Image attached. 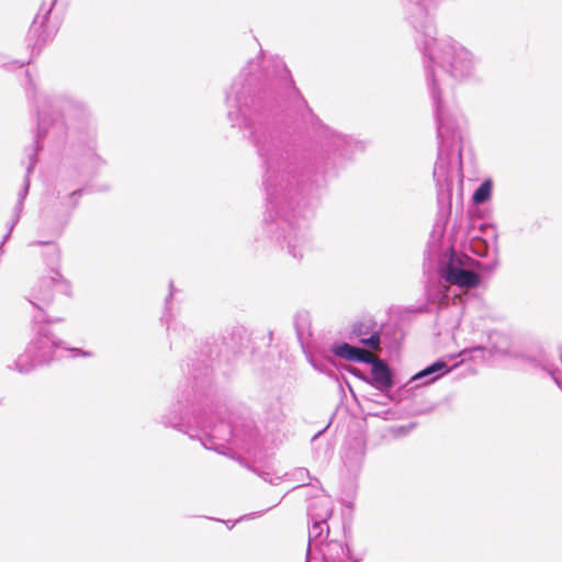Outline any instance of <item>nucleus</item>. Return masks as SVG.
Listing matches in <instances>:
<instances>
[{
  "mask_svg": "<svg viewBox=\"0 0 562 562\" xmlns=\"http://www.w3.org/2000/svg\"><path fill=\"white\" fill-rule=\"evenodd\" d=\"M281 102L314 116L280 57H271L261 69L258 61L249 60L225 98L228 121L247 133L263 169V229L270 240L300 260L311 248L308 220L326 175L363 147L316 120L319 148L300 150L277 126L274 108Z\"/></svg>",
  "mask_w": 562,
  "mask_h": 562,
  "instance_id": "nucleus-1",
  "label": "nucleus"
},
{
  "mask_svg": "<svg viewBox=\"0 0 562 562\" xmlns=\"http://www.w3.org/2000/svg\"><path fill=\"white\" fill-rule=\"evenodd\" d=\"M437 0H404V18L416 32V45L423 55L427 86L437 123L438 157L434 167L438 213L426 249V259L434 260L441 247L451 213L452 189L462 187V143L464 120L457 109L442 99V82L437 69L456 80L475 76L476 58L450 36L437 38L431 8Z\"/></svg>",
  "mask_w": 562,
  "mask_h": 562,
  "instance_id": "nucleus-2",
  "label": "nucleus"
},
{
  "mask_svg": "<svg viewBox=\"0 0 562 562\" xmlns=\"http://www.w3.org/2000/svg\"><path fill=\"white\" fill-rule=\"evenodd\" d=\"M249 336L241 325L226 328L220 337L207 338L186 362V385L158 423L198 438L205 449L226 454L228 445L249 449L259 431L248 416L228 413L217 394L214 376L222 361L231 362L248 347Z\"/></svg>",
  "mask_w": 562,
  "mask_h": 562,
  "instance_id": "nucleus-3",
  "label": "nucleus"
},
{
  "mask_svg": "<svg viewBox=\"0 0 562 562\" xmlns=\"http://www.w3.org/2000/svg\"><path fill=\"white\" fill-rule=\"evenodd\" d=\"M78 176L77 170L60 169L52 192L53 200L42 209L43 222L56 236L63 234L86 191L82 188H75L78 184Z\"/></svg>",
  "mask_w": 562,
  "mask_h": 562,
  "instance_id": "nucleus-4",
  "label": "nucleus"
},
{
  "mask_svg": "<svg viewBox=\"0 0 562 562\" xmlns=\"http://www.w3.org/2000/svg\"><path fill=\"white\" fill-rule=\"evenodd\" d=\"M322 506V513L312 512L308 528V544L305 562H360L351 555L347 544L339 540H329L323 542V532L329 533L327 524L328 518L333 515L334 505L330 498H323L317 503Z\"/></svg>",
  "mask_w": 562,
  "mask_h": 562,
  "instance_id": "nucleus-5",
  "label": "nucleus"
},
{
  "mask_svg": "<svg viewBox=\"0 0 562 562\" xmlns=\"http://www.w3.org/2000/svg\"><path fill=\"white\" fill-rule=\"evenodd\" d=\"M35 329V337L27 345L24 353L14 361V369L26 374L40 366L48 364L56 359L63 358V352H68L70 358L92 357V352L80 348H69L66 344L56 338L49 330L46 323H38Z\"/></svg>",
  "mask_w": 562,
  "mask_h": 562,
  "instance_id": "nucleus-6",
  "label": "nucleus"
},
{
  "mask_svg": "<svg viewBox=\"0 0 562 562\" xmlns=\"http://www.w3.org/2000/svg\"><path fill=\"white\" fill-rule=\"evenodd\" d=\"M468 266H474L479 270L492 272L497 266V259L494 258L491 262L482 263L473 261L467 255L459 254L450 248L439 259L438 272L446 283L454 284L459 288L474 289L480 284L481 277L476 272L469 270Z\"/></svg>",
  "mask_w": 562,
  "mask_h": 562,
  "instance_id": "nucleus-7",
  "label": "nucleus"
},
{
  "mask_svg": "<svg viewBox=\"0 0 562 562\" xmlns=\"http://www.w3.org/2000/svg\"><path fill=\"white\" fill-rule=\"evenodd\" d=\"M55 291L69 295L70 284L59 271L53 269L52 276L41 278L27 297L29 302L38 311V314L33 316L34 323L54 324L63 321L60 317H49L46 312L54 300Z\"/></svg>",
  "mask_w": 562,
  "mask_h": 562,
  "instance_id": "nucleus-8",
  "label": "nucleus"
},
{
  "mask_svg": "<svg viewBox=\"0 0 562 562\" xmlns=\"http://www.w3.org/2000/svg\"><path fill=\"white\" fill-rule=\"evenodd\" d=\"M55 2L56 0H53L49 5L42 4L30 26L26 37L27 46L31 47L32 53L36 55L41 53L44 45L53 35V31L47 27L46 23Z\"/></svg>",
  "mask_w": 562,
  "mask_h": 562,
  "instance_id": "nucleus-9",
  "label": "nucleus"
},
{
  "mask_svg": "<svg viewBox=\"0 0 562 562\" xmlns=\"http://www.w3.org/2000/svg\"><path fill=\"white\" fill-rule=\"evenodd\" d=\"M349 338L370 350H378L381 346L380 327L373 318L356 322L351 327Z\"/></svg>",
  "mask_w": 562,
  "mask_h": 562,
  "instance_id": "nucleus-10",
  "label": "nucleus"
},
{
  "mask_svg": "<svg viewBox=\"0 0 562 562\" xmlns=\"http://www.w3.org/2000/svg\"><path fill=\"white\" fill-rule=\"evenodd\" d=\"M259 418L267 431L273 432L279 430L285 419L280 397H266L261 403V413Z\"/></svg>",
  "mask_w": 562,
  "mask_h": 562,
  "instance_id": "nucleus-11",
  "label": "nucleus"
},
{
  "mask_svg": "<svg viewBox=\"0 0 562 562\" xmlns=\"http://www.w3.org/2000/svg\"><path fill=\"white\" fill-rule=\"evenodd\" d=\"M367 453V442L362 436L351 437L345 442L342 460L348 471L358 473L364 462Z\"/></svg>",
  "mask_w": 562,
  "mask_h": 562,
  "instance_id": "nucleus-12",
  "label": "nucleus"
},
{
  "mask_svg": "<svg viewBox=\"0 0 562 562\" xmlns=\"http://www.w3.org/2000/svg\"><path fill=\"white\" fill-rule=\"evenodd\" d=\"M369 364H371V370L368 382L385 394L389 400H392V396L389 394L395 384L392 370L383 360L375 359L374 357L373 361H370Z\"/></svg>",
  "mask_w": 562,
  "mask_h": 562,
  "instance_id": "nucleus-13",
  "label": "nucleus"
},
{
  "mask_svg": "<svg viewBox=\"0 0 562 562\" xmlns=\"http://www.w3.org/2000/svg\"><path fill=\"white\" fill-rule=\"evenodd\" d=\"M170 292L168 296L165 300V312L161 317V321H164L167 324V330L170 338V345L171 347L176 345L180 340H187L191 337L192 330L188 328L184 324L181 322L172 318L170 308H169V301L175 293L173 282L170 281L169 283Z\"/></svg>",
  "mask_w": 562,
  "mask_h": 562,
  "instance_id": "nucleus-14",
  "label": "nucleus"
},
{
  "mask_svg": "<svg viewBox=\"0 0 562 562\" xmlns=\"http://www.w3.org/2000/svg\"><path fill=\"white\" fill-rule=\"evenodd\" d=\"M457 364L450 367L445 358H440L415 373L411 382H419L416 385H428L448 374Z\"/></svg>",
  "mask_w": 562,
  "mask_h": 562,
  "instance_id": "nucleus-15",
  "label": "nucleus"
},
{
  "mask_svg": "<svg viewBox=\"0 0 562 562\" xmlns=\"http://www.w3.org/2000/svg\"><path fill=\"white\" fill-rule=\"evenodd\" d=\"M481 231L486 237L473 236L470 240V249L477 257H486L491 249L497 252V233L493 226L482 225Z\"/></svg>",
  "mask_w": 562,
  "mask_h": 562,
  "instance_id": "nucleus-16",
  "label": "nucleus"
},
{
  "mask_svg": "<svg viewBox=\"0 0 562 562\" xmlns=\"http://www.w3.org/2000/svg\"><path fill=\"white\" fill-rule=\"evenodd\" d=\"M331 352L335 357L341 358L347 361L358 363H370L373 361V356L362 348L352 346L348 342H336L331 346Z\"/></svg>",
  "mask_w": 562,
  "mask_h": 562,
  "instance_id": "nucleus-17",
  "label": "nucleus"
},
{
  "mask_svg": "<svg viewBox=\"0 0 562 562\" xmlns=\"http://www.w3.org/2000/svg\"><path fill=\"white\" fill-rule=\"evenodd\" d=\"M426 296L428 302L436 303L439 310L448 307L450 301L454 303V299L450 297L447 283L441 278L427 284Z\"/></svg>",
  "mask_w": 562,
  "mask_h": 562,
  "instance_id": "nucleus-18",
  "label": "nucleus"
},
{
  "mask_svg": "<svg viewBox=\"0 0 562 562\" xmlns=\"http://www.w3.org/2000/svg\"><path fill=\"white\" fill-rule=\"evenodd\" d=\"M487 350L490 356H513L510 351V337L502 331H491L488 335ZM518 357V355H514Z\"/></svg>",
  "mask_w": 562,
  "mask_h": 562,
  "instance_id": "nucleus-19",
  "label": "nucleus"
},
{
  "mask_svg": "<svg viewBox=\"0 0 562 562\" xmlns=\"http://www.w3.org/2000/svg\"><path fill=\"white\" fill-rule=\"evenodd\" d=\"M306 358L311 366L318 372L333 375L335 371V360L330 356H323L317 353H306Z\"/></svg>",
  "mask_w": 562,
  "mask_h": 562,
  "instance_id": "nucleus-20",
  "label": "nucleus"
},
{
  "mask_svg": "<svg viewBox=\"0 0 562 562\" xmlns=\"http://www.w3.org/2000/svg\"><path fill=\"white\" fill-rule=\"evenodd\" d=\"M459 356L462 357V361L471 360L485 362L492 358V356H490V351L487 350V346L484 345H477L464 349L459 353Z\"/></svg>",
  "mask_w": 562,
  "mask_h": 562,
  "instance_id": "nucleus-21",
  "label": "nucleus"
},
{
  "mask_svg": "<svg viewBox=\"0 0 562 562\" xmlns=\"http://www.w3.org/2000/svg\"><path fill=\"white\" fill-rule=\"evenodd\" d=\"M493 182L491 179H485L474 191L472 201L474 204L480 205L487 202L492 196Z\"/></svg>",
  "mask_w": 562,
  "mask_h": 562,
  "instance_id": "nucleus-22",
  "label": "nucleus"
},
{
  "mask_svg": "<svg viewBox=\"0 0 562 562\" xmlns=\"http://www.w3.org/2000/svg\"><path fill=\"white\" fill-rule=\"evenodd\" d=\"M294 326L299 340L302 342L305 333L308 329V318L306 314H297L295 316Z\"/></svg>",
  "mask_w": 562,
  "mask_h": 562,
  "instance_id": "nucleus-23",
  "label": "nucleus"
},
{
  "mask_svg": "<svg viewBox=\"0 0 562 562\" xmlns=\"http://www.w3.org/2000/svg\"><path fill=\"white\" fill-rule=\"evenodd\" d=\"M291 477L293 481L302 482V484L297 485V487L306 486L308 484L306 481H311L312 479L310 471L305 468H297L293 470Z\"/></svg>",
  "mask_w": 562,
  "mask_h": 562,
  "instance_id": "nucleus-24",
  "label": "nucleus"
},
{
  "mask_svg": "<svg viewBox=\"0 0 562 562\" xmlns=\"http://www.w3.org/2000/svg\"><path fill=\"white\" fill-rule=\"evenodd\" d=\"M46 245L53 246V254H52L49 263L54 265L59 258V250L53 243L44 241V240H36V241H32L29 244V246H46Z\"/></svg>",
  "mask_w": 562,
  "mask_h": 562,
  "instance_id": "nucleus-25",
  "label": "nucleus"
},
{
  "mask_svg": "<svg viewBox=\"0 0 562 562\" xmlns=\"http://www.w3.org/2000/svg\"><path fill=\"white\" fill-rule=\"evenodd\" d=\"M4 59H5L4 56L0 54V65L8 69L22 68L25 65H29L31 63V59H29L26 61L25 60H12L10 63H7Z\"/></svg>",
  "mask_w": 562,
  "mask_h": 562,
  "instance_id": "nucleus-26",
  "label": "nucleus"
},
{
  "mask_svg": "<svg viewBox=\"0 0 562 562\" xmlns=\"http://www.w3.org/2000/svg\"><path fill=\"white\" fill-rule=\"evenodd\" d=\"M323 498H330V497L327 495H319V496L314 497L311 501V503L308 504V507H307V516L308 517H311L312 512L322 513V506L317 505V503L319 501H322Z\"/></svg>",
  "mask_w": 562,
  "mask_h": 562,
  "instance_id": "nucleus-27",
  "label": "nucleus"
},
{
  "mask_svg": "<svg viewBox=\"0 0 562 562\" xmlns=\"http://www.w3.org/2000/svg\"><path fill=\"white\" fill-rule=\"evenodd\" d=\"M93 150H94V147L89 146V151L86 154V157H87V159H89L92 162L93 167L98 168L101 165H103L104 161Z\"/></svg>",
  "mask_w": 562,
  "mask_h": 562,
  "instance_id": "nucleus-28",
  "label": "nucleus"
},
{
  "mask_svg": "<svg viewBox=\"0 0 562 562\" xmlns=\"http://www.w3.org/2000/svg\"><path fill=\"white\" fill-rule=\"evenodd\" d=\"M368 415L370 416H374V417H381L385 420H389L392 418V416L394 415V413L390 409H384V411H374V412H369Z\"/></svg>",
  "mask_w": 562,
  "mask_h": 562,
  "instance_id": "nucleus-29",
  "label": "nucleus"
},
{
  "mask_svg": "<svg viewBox=\"0 0 562 562\" xmlns=\"http://www.w3.org/2000/svg\"><path fill=\"white\" fill-rule=\"evenodd\" d=\"M259 476L271 484H277V482L273 481L269 472L262 471L259 473Z\"/></svg>",
  "mask_w": 562,
  "mask_h": 562,
  "instance_id": "nucleus-30",
  "label": "nucleus"
},
{
  "mask_svg": "<svg viewBox=\"0 0 562 562\" xmlns=\"http://www.w3.org/2000/svg\"><path fill=\"white\" fill-rule=\"evenodd\" d=\"M442 0H437L436 3L434 4V8H431V16L435 19V12L438 8V5L440 4ZM401 4H402V9L404 10V0H401Z\"/></svg>",
  "mask_w": 562,
  "mask_h": 562,
  "instance_id": "nucleus-31",
  "label": "nucleus"
},
{
  "mask_svg": "<svg viewBox=\"0 0 562 562\" xmlns=\"http://www.w3.org/2000/svg\"><path fill=\"white\" fill-rule=\"evenodd\" d=\"M324 431H325V429H322V430H319L318 432H316V434L313 436V438H312V445H313V446H316V441H317V439L322 436V434H323Z\"/></svg>",
  "mask_w": 562,
  "mask_h": 562,
  "instance_id": "nucleus-32",
  "label": "nucleus"
},
{
  "mask_svg": "<svg viewBox=\"0 0 562 562\" xmlns=\"http://www.w3.org/2000/svg\"><path fill=\"white\" fill-rule=\"evenodd\" d=\"M329 450V445L326 443V451H325V454L327 453V451Z\"/></svg>",
  "mask_w": 562,
  "mask_h": 562,
  "instance_id": "nucleus-33",
  "label": "nucleus"
},
{
  "mask_svg": "<svg viewBox=\"0 0 562 562\" xmlns=\"http://www.w3.org/2000/svg\"><path fill=\"white\" fill-rule=\"evenodd\" d=\"M272 339V331H269V340Z\"/></svg>",
  "mask_w": 562,
  "mask_h": 562,
  "instance_id": "nucleus-34",
  "label": "nucleus"
},
{
  "mask_svg": "<svg viewBox=\"0 0 562 562\" xmlns=\"http://www.w3.org/2000/svg\"><path fill=\"white\" fill-rule=\"evenodd\" d=\"M562 391V383H555Z\"/></svg>",
  "mask_w": 562,
  "mask_h": 562,
  "instance_id": "nucleus-35",
  "label": "nucleus"
}]
</instances>
